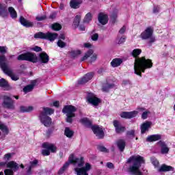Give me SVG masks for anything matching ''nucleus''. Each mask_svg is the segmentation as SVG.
<instances>
[{
  "label": "nucleus",
  "mask_w": 175,
  "mask_h": 175,
  "mask_svg": "<svg viewBox=\"0 0 175 175\" xmlns=\"http://www.w3.org/2000/svg\"><path fill=\"white\" fill-rule=\"evenodd\" d=\"M70 163L74 165V171L77 175H88V172L91 170V164L90 163H86L84 166V158L75 157V155L72 154L68 157V161L65 163V164L59 169L58 174H63L64 172L69 167Z\"/></svg>",
  "instance_id": "f257e3e1"
},
{
  "label": "nucleus",
  "mask_w": 175,
  "mask_h": 175,
  "mask_svg": "<svg viewBox=\"0 0 175 175\" xmlns=\"http://www.w3.org/2000/svg\"><path fill=\"white\" fill-rule=\"evenodd\" d=\"M152 68L151 59H146L145 57L135 58L134 63V73L142 77V72L144 73L146 69Z\"/></svg>",
  "instance_id": "f03ea898"
},
{
  "label": "nucleus",
  "mask_w": 175,
  "mask_h": 175,
  "mask_svg": "<svg viewBox=\"0 0 175 175\" xmlns=\"http://www.w3.org/2000/svg\"><path fill=\"white\" fill-rule=\"evenodd\" d=\"M127 163H133V165L129 168L130 173L135 175H142V172H140L139 169L142 163H144V159L142 157L139 155L132 156L127 160Z\"/></svg>",
  "instance_id": "7ed1b4c3"
},
{
  "label": "nucleus",
  "mask_w": 175,
  "mask_h": 175,
  "mask_svg": "<svg viewBox=\"0 0 175 175\" xmlns=\"http://www.w3.org/2000/svg\"><path fill=\"white\" fill-rule=\"evenodd\" d=\"M0 67L3 72H4L5 75H8V76H10L14 81H17V80L20 79L18 75L13 73V70H11L10 67L6 64V57L5 55L0 56Z\"/></svg>",
  "instance_id": "20e7f679"
},
{
  "label": "nucleus",
  "mask_w": 175,
  "mask_h": 175,
  "mask_svg": "<svg viewBox=\"0 0 175 175\" xmlns=\"http://www.w3.org/2000/svg\"><path fill=\"white\" fill-rule=\"evenodd\" d=\"M154 33V29L151 27H147L140 35L142 40H148L150 46L156 40L155 36H152Z\"/></svg>",
  "instance_id": "39448f33"
},
{
  "label": "nucleus",
  "mask_w": 175,
  "mask_h": 175,
  "mask_svg": "<svg viewBox=\"0 0 175 175\" xmlns=\"http://www.w3.org/2000/svg\"><path fill=\"white\" fill-rule=\"evenodd\" d=\"M76 110L77 109L73 106V105H66L63 109L62 111L64 113V114H66V122H69L70 124H72L73 122V117H76V115L75 113H76Z\"/></svg>",
  "instance_id": "423d86ee"
},
{
  "label": "nucleus",
  "mask_w": 175,
  "mask_h": 175,
  "mask_svg": "<svg viewBox=\"0 0 175 175\" xmlns=\"http://www.w3.org/2000/svg\"><path fill=\"white\" fill-rule=\"evenodd\" d=\"M34 38L35 39H46V40H50V42H54L58 38V34L51 32H38L34 35Z\"/></svg>",
  "instance_id": "0eeeda50"
},
{
  "label": "nucleus",
  "mask_w": 175,
  "mask_h": 175,
  "mask_svg": "<svg viewBox=\"0 0 175 175\" xmlns=\"http://www.w3.org/2000/svg\"><path fill=\"white\" fill-rule=\"evenodd\" d=\"M17 59L18 61H29V62H33V64L38 62V57L35 53L31 52H27L18 55Z\"/></svg>",
  "instance_id": "6e6552de"
},
{
  "label": "nucleus",
  "mask_w": 175,
  "mask_h": 175,
  "mask_svg": "<svg viewBox=\"0 0 175 175\" xmlns=\"http://www.w3.org/2000/svg\"><path fill=\"white\" fill-rule=\"evenodd\" d=\"M42 147L46 148L42 150V154L44 157L50 155V151L51 152H55L57 151V147L53 144L45 142L42 144Z\"/></svg>",
  "instance_id": "1a4fd4ad"
},
{
  "label": "nucleus",
  "mask_w": 175,
  "mask_h": 175,
  "mask_svg": "<svg viewBox=\"0 0 175 175\" xmlns=\"http://www.w3.org/2000/svg\"><path fill=\"white\" fill-rule=\"evenodd\" d=\"M3 107L8 109L10 110H14L16 106H14V100H12L9 96H4L3 98Z\"/></svg>",
  "instance_id": "9d476101"
},
{
  "label": "nucleus",
  "mask_w": 175,
  "mask_h": 175,
  "mask_svg": "<svg viewBox=\"0 0 175 175\" xmlns=\"http://www.w3.org/2000/svg\"><path fill=\"white\" fill-rule=\"evenodd\" d=\"M7 167L10 169H7L4 171L5 174L13 175L14 172H17V170H18V164L15 161H12L7 163Z\"/></svg>",
  "instance_id": "9b49d317"
},
{
  "label": "nucleus",
  "mask_w": 175,
  "mask_h": 175,
  "mask_svg": "<svg viewBox=\"0 0 175 175\" xmlns=\"http://www.w3.org/2000/svg\"><path fill=\"white\" fill-rule=\"evenodd\" d=\"M39 119L40 122L46 128H49L53 124V120L49 116L45 115L44 113H40Z\"/></svg>",
  "instance_id": "f8f14e48"
},
{
  "label": "nucleus",
  "mask_w": 175,
  "mask_h": 175,
  "mask_svg": "<svg viewBox=\"0 0 175 175\" xmlns=\"http://www.w3.org/2000/svg\"><path fill=\"white\" fill-rule=\"evenodd\" d=\"M92 131H93L94 135H96L98 139H103V137H105V133L103 132V129L99 127V126H92Z\"/></svg>",
  "instance_id": "ddd939ff"
},
{
  "label": "nucleus",
  "mask_w": 175,
  "mask_h": 175,
  "mask_svg": "<svg viewBox=\"0 0 175 175\" xmlns=\"http://www.w3.org/2000/svg\"><path fill=\"white\" fill-rule=\"evenodd\" d=\"M88 102L91 103V105H93V106H98V105H99V102H100V100L96 98L94 94L89 93L88 95Z\"/></svg>",
  "instance_id": "4468645a"
},
{
  "label": "nucleus",
  "mask_w": 175,
  "mask_h": 175,
  "mask_svg": "<svg viewBox=\"0 0 175 175\" xmlns=\"http://www.w3.org/2000/svg\"><path fill=\"white\" fill-rule=\"evenodd\" d=\"M139 114V112L137 111H124L120 113V117L122 118H126V119H131V118H135L136 116Z\"/></svg>",
  "instance_id": "2eb2a0df"
},
{
  "label": "nucleus",
  "mask_w": 175,
  "mask_h": 175,
  "mask_svg": "<svg viewBox=\"0 0 175 175\" xmlns=\"http://www.w3.org/2000/svg\"><path fill=\"white\" fill-rule=\"evenodd\" d=\"M113 126L115 127L116 133L125 132V126L121 125V123L118 120L113 121Z\"/></svg>",
  "instance_id": "dca6fc26"
},
{
  "label": "nucleus",
  "mask_w": 175,
  "mask_h": 175,
  "mask_svg": "<svg viewBox=\"0 0 175 175\" xmlns=\"http://www.w3.org/2000/svg\"><path fill=\"white\" fill-rule=\"evenodd\" d=\"M152 125V122L150 121H146L144 122L140 127L141 129V133L143 135L146 133V132H148V130L150 128H151V126Z\"/></svg>",
  "instance_id": "f3484780"
},
{
  "label": "nucleus",
  "mask_w": 175,
  "mask_h": 175,
  "mask_svg": "<svg viewBox=\"0 0 175 175\" xmlns=\"http://www.w3.org/2000/svg\"><path fill=\"white\" fill-rule=\"evenodd\" d=\"M94 77V72H89L86 74L82 79L78 81V83L79 84H85L88 81H90L91 79Z\"/></svg>",
  "instance_id": "a211bd4d"
},
{
  "label": "nucleus",
  "mask_w": 175,
  "mask_h": 175,
  "mask_svg": "<svg viewBox=\"0 0 175 175\" xmlns=\"http://www.w3.org/2000/svg\"><path fill=\"white\" fill-rule=\"evenodd\" d=\"M38 61L41 62V64H49V61H50V57L49 55L45 52H42L39 55Z\"/></svg>",
  "instance_id": "6ab92c4d"
},
{
  "label": "nucleus",
  "mask_w": 175,
  "mask_h": 175,
  "mask_svg": "<svg viewBox=\"0 0 175 175\" xmlns=\"http://www.w3.org/2000/svg\"><path fill=\"white\" fill-rule=\"evenodd\" d=\"M157 144L161 148V154H169V147H167L165 142L159 141Z\"/></svg>",
  "instance_id": "aec40b11"
},
{
  "label": "nucleus",
  "mask_w": 175,
  "mask_h": 175,
  "mask_svg": "<svg viewBox=\"0 0 175 175\" xmlns=\"http://www.w3.org/2000/svg\"><path fill=\"white\" fill-rule=\"evenodd\" d=\"M174 167L170 165H167L166 164H163L157 169V172L161 173L162 172H174Z\"/></svg>",
  "instance_id": "412c9836"
},
{
  "label": "nucleus",
  "mask_w": 175,
  "mask_h": 175,
  "mask_svg": "<svg viewBox=\"0 0 175 175\" xmlns=\"http://www.w3.org/2000/svg\"><path fill=\"white\" fill-rule=\"evenodd\" d=\"M116 146L120 152H124V150H125V146H126V142H125V140L120 139L116 142Z\"/></svg>",
  "instance_id": "4be33fe9"
},
{
  "label": "nucleus",
  "mask_w": 175,
  "mask_h": 175,
  "mask_svg": "<svg viewBox=\"0 0 175 175\" xmlns=\"http://www.w3.org/2000/svg\"><path fill=\"white\" fill-rule=\"evenodd\" d=\"M98 21L102 25H106L107 24L109 19L107 18V15L100 13L98 14Z\"/></svg>",
  "instance_id": "5701e85b"
},
{
  "label": "nucleus",
  "mask_w": 175,
  "mask_h": 175,
  "mask_svg": "<svg viewBox=\"0 0 175 175\" xmlns=\"http://www.w3.org/2000/svg\"><path fill=\"white\" fill-rule=\"evenodd\" d=\"M20 23L22 25H23V27H26L27 28L29 27H33V23L27 21V19H25L24 17L21 16L20 17Z\"/></svg>",
  "instance_id": "b1692460"
},
{
  "label": "nucleus",
  "mask_w": 175,
  "mask_h": 175,
  "mask_svg": "<svg viewBox=\"0 0 175 175\" xmlns=\"http://www.w3.org/2000/svg\"><path fill=\"white\" fill-rule=\"evenodd\" d=\"M82 3V0H71L70 2V6L72 9H79Z\"/></svg>",
  "instance_id": "393cba45"
},
{
  "label": "nucleus",
  "mask_w": 175,
  "mask_h": 175,
  "mask_svg": "<svg viewBox=\"0 0 175 175\" xmlns=\"http://www.w3.org/2000/svg\"><path fill=\"white\" fill-rule=\"evenodd\" d=\"M0 16L8 17V7L4 4H0Z\"/></svg>",
  "instance_id": "a878e982"
},
{
  "label": "nucleus",
  "mask_w": 175,
  "mask_h": 175,
  "mask_svg": "<svg viewBox=\"0 0 175 175\" xmlns=\"http://www.w3.org/2000/svg\"><path fill=\"white\" fill-rule=\"evenodd\" d=\"M158 140H161V135H152L148 136L146 138V142H149V143H152V142H158Z\"/></svg>",
  "instance_id": "bb28decb"
},
{
  "label": "nucleus",
  "mask_w": 175,
  "mask_h": 175,
  "mask_svg": "<svg viewBox=\"0 0 175 175\" xmlns=\"http://www.w3.org/2000/svg\"><path fill=\"white\" fill-rule=\"evenodd\" d=\"M0 87H1V88H4L6 91H9V90H10V86L5 79H0Z\"/></svg>",
  "instance_id": "cd10ccee"
},
{
  "label": "nucleus",
  "mask_w": 175,
  "mask_h": 175,
  "mask_svg": "<svg viewBox=\"0 0 175 175\" xmlns=\"http://www.w3.org/2000/svg\"><path fill=\"white\" fill-rule=\"evenodd\" d=\"M121 64H122V59L120 58H115L111 62V65L113 68H117L120 66Z\"/></svg>",
  "instance_id": "c85d7f7f"
},
{
  "label": "nucleus",
  "mask_w": 175,
  "mask_h": 175,
  "mask_svg": "<svg viewBox=\"0 0 175 175\" xmlns=\"http://www.w3.org/2000/svg\"><path fill=\"white\" fill-rule=\"evenodd\" d=\"M33 110V107L29 106H21L20 107V112L21 113H30V111H32Z\"/></svg>",
  "instance_id": "c756f323"
},
{
  "label": "nucleus",
  "mask_w": 175,
  "mask_h": 175,
  "mask_svg": "<svg viewBox=\"0 0 175 175\" xmlns=\"http://www.w3.org/2000/svg\"><path fill=\"white\" fill-rule=\"evenodd\" d=\"M38 165V160H33V161L30 162V166L29 167L27 170V174H32V169L33 167H36Z\"/></svg>",
  "instance_id": "7c9ffc66"
},
{
  "label": "nucleus",
  "mask_w": 175,
  "mask_h": 175,
  "mask_svg": "<svg viewBox=\"0 0 175 175\" xmlns=\"http://www.w3.org/2000/svg\"><path fill=\"white\" fill-rule=\"evenodd\" d=\"M8 12L12 18H13L14 20H16V18H17V12H16V10H14L13 7H9Z\"/></svg>",
  "instance_id": "2f4dec72"
},
{
  "label": "nucleus",
  "mask_w": 175,
  "mask_h": 175,
  "mask_svg": "<svg viewBox=\"0 0 175 175\" xmlns=\"http://www.w3.org/2000/svg\"><path fill=\"white\" fill-rule=\"evenodd\" d=\"M80 122H81L83 125H85V126H88V128H90V126L92 125V122H91V120H89V119L87 118H83L81 119Z\"/></svg>",
  "instance_id": "473e14b6"
},
{
  "label": "nucleus",
  "mask_w": 175,
  "mask_h": 175,
  "mask_svg": "<svg viewBox=\"0 0 175 175\" xmlns=\"http://www.w3.org/2000/svg\"><path fill=\"white\" fill-rule=\"evenodd\" d=\"M94 54V51L92 49H90L87 53H85V55L81 59V62L85 61V59H88L90 57H91Z\"/></svg>",
  "instance_id": "72a5a7b5"
},
{
  "label": "nucleus",
  "mask_w": 175,
  "mask_h": 175,
  "mask_svg": "<svg viewBox=\"0 0 175 175\" xmlns=\"http://www.w3.org/2000/svg\"><path fill=\"white\" fill-rule=\"evenodd\" d=\"M43 110L44 111L41 113H44L45 116H51V114H54V111H55L54 109L49 107H44L43 108Z\"/></svg>",
  "instance_id": "f704fd0d"
},
{
  "label": "nucleus",
  "mask_w": 175,
  "mask_h": 175,
  "mask_svg": "<svg viewBox=\"0 0 175 175\" xmlns=\"http://www.w3.org/2000/svg\"><path fill=\"white\" fill-rule=\"evenodd\" d=\"M0 129L4 135H9V128L3 123L0 122Z\"/></svg>",
  "instance_id": "c9c22d12"
},
{
  "label": "nucleus",
  "mask_w": 175,
  "mask_h": 175,
  "mask_svg": "<svg viewBox=\"0 0 175 175\" xmlns=\"http://www.w3.org/2000/svg\"><path fill=\"white\" fill-rule=\"evenodd\" d=\"M75 132L73 131L70 130L69 127H66L64 131V135L66 136V137H72L74 135Z\"/></svg>",
  "instance_id": "e433bc0d"
},
{
  "label": "nucleus",
  "mask_w": 175,
  "mask_h": 175,
  "mask_svg": "<svg viewBox=\"0 0 175 175\" xmlns=\"http://www.w3.org/2000/svg\"><path fill=\"white\" fill-rule=\"evenodd\" d=\"M114 88V84L106 83L103 86V91L104 92H108L109 90Z\"/></svg>",
  "instance_id": "4c0bfd02"
},
{
  "label": "nucleus",
  "mask_w": 175,
  "mask_h": 175,
  "mask_svg": "<svg viewBox=\"0 0 175 175\" xmlns=\"http://www.w3.org/2000/svg\"><path fill=\"white\" fill-rule=\"evenodd\" d=\"M92 14H91L90 12H88L85 16V18L83 19V23H86L87 24H88V23H90V21H92Z\"/></svg>",
  "instance_id": "58836bf2"
},
{
  "label": "nucleus",
  "mask_w": 175,
  "mask_h": 175,
  "mask_svg": "<svg viewBox=\"0 0 175 175\" xmlns=\"http://www.w3.org/2000/svg\"><path fill=\"white\" fill-rule=\"evenodd\" d=\"M131 54L134 58H137L142 54V49H135L132 51Z\"/></svg>",
  "instance_id": "ea45409f"
},
{
  "label": "nucleus",
  "mask_w": 175,
  "mask_h": 175,
  "mask_svg": "<svg viewBox=\"0 0 175 175\" xmlns=\"http://www.w3.org/2000/svg\"><path fill=\"white\" fill-rule=\"evenodd\" d=\"M81 20V16L80 15H77L75 18V20H74V25L75 27H79V24H80V21Z\"/></svg>",
  "instance_id": "a19ab883"
},
{
  "label": "nucleus",
  "mask_w": 175,
  "mask_h": 175,
  "mask_svg": "<svg viewBox=\"0 0 175 175\" xmlns=\"http://www.w3.org/2000/svg\"><path fill=\"white\" fill-rule=\"evenodd\" d=\"M32 90H33V85H27L23 88V92H25V94H27V92H31Z\"/></svg>",
  "instance_id": "79ce46f5"
},
{
  "label": "nucleus",
  "mask_w": 175,
  "mask_h": 175,
  "mask_svg": "<svg viewBox=\"0 0 175 175\" xmlns=\"http://www.w3.org/2000/svg\"><path fill=\"white\" fill-rule=\"evenodd\" d=\"M151 162L152 165L154 166V167L157 169L159 167V161H158V160L156 158L152 157Z\"/></svg>",
  "instance_id": "37998d69"
},
{
  "label": "nucleus",
  "mask_w": 175,
  "mask_h": 175,
  "mask_svg": "<svg viewBox=\"0 0 175 175\" xmlns=\"http://www.w3.org/2000/svg\"><path fill=\"white\" fill-rule=\"evenodd\" d=\"M81 54V51L77 50V51H72L70 52V55L73 58H76V57H78V55H80Z\"/></svg>",
  "instance_id": "c03bdc74"
},
{
  "label": "nucleus",
  "mask_w": 175,
  "mask_h": 175,
  "mask_svg": "<svg viewBox=\"0 0 175 175\" xmlns=\"http://www.w3.org/2000/svg\"><path fill=\"white\" fill-rule=\"evenodd\" d=\"M61 28H62V26L59 23H54L52 25V29H53V31H59Z\"/></svg>",
  "instance_id": "a18cd8bd"
},
{
  "label": "nucleus",
  "mask_w": 175,
  "mask_h": 175,
  "mask_svg": "<svg viewBox=\"0 0 175 175\" xmlns=\"http://www.w3.org/2000/svg\"><path fill=\"white\" fill-rule=\"evenodd\" d=\"M148 114H150V111H145L142 114V120H147L148 117Z\"/></svg>",
  "instance_id": "49530a36"
},
{
  "label": "nucleus",
  "mask_w": 175,
  "mask_h": 175,
  "mask_svg": "<svg viewBox=\"0 0 175 175\" xmlns=\"http://www.w3.org/2000/svg\"><path fill=\"white\" fill-rule=\"evenodd\" d=\"M57 46L58 47H60L61 49H64V47H65L66 46V43H65V42L59 40L57 41Z\"/></svg>",
  "instance_id": "de8ad7c7"
},
{
  "label": "nucleus",
  "mask_w": 175,
  "mask_h": 175,
  "mask_svg": "<svg viewBox=\"0 0 175 175\" xmlns=\"http://www.w3.org/2000/svg\"><path fill=\"white\" fill-rule=\"evenodd\" d=\"M98 150L101 151V152H109V150H107L105 146H100L98 147Z\"/></svg>",
  "instance_id": "09e8293b"
},
{
  "label": "nucleus",
  "mask_w": 175,
  "mask_h": 175,
  "mask_svg": "<svg viewBox=\"0 0 175 175\" xmlns=\"http://www.w3.org/2000/svg\"><path fill=\"white\" fill-rule=\"evenodd\" d=\"M91 38L93 42H96L98 41V39H99V34L94 33L93 35H92Z\"/></svg>",
  "instance_id": "8fccbe9b"
},
{
  "label": "nucleus",
  "mask_w": 175,
  "mask_h": 175,
  "mask_svg": "<svg viewBox=\"0 0 175 175\" xmlns=\"http://www.w3.org/2000/svg\"><path fill=\"white\" fill-rule=\"evenodd\" d=\"M46 18H47V16H46V15L36 17V20H37V21H43Z\"/></svg>",
  "instance_id": "3c124183"
},
{
  "label": "nucleus",
  "mask_w": 175,
  "mask_h": 175,
  "mask_svg": "<svg viewBox=\"0 0 175 175\" xmlns=\"http://www.w3.org/2000/svg\"><path fill=\"white\" fill-rule=\"evenodd\" d=\"M7 50H8V48L6 46H0V53H1V54H6Z\"/></svg>",
  "instance_id": "603ef678"
},
{
  "label": "nucleus",
  "mask_w": 175,
  "mask_h": 175,
  "mask_svg": "<svg viewBox=\"0 0 175 175\" xmlns=\"http://www.w3.org/2000/svg\"><path fill=\"white\" fill-rule=\"evenodd\" d=\"M96 58H98V56L96 55V54H93L90 58V62L91 64H92V62H95V61H96Z\"/></svg>",
  "instance_id": "864d4df0"
},
{
  "label": "nucleus",
  "mask_w": 175,
  "mask_h": 175,
  "mask_svg": "<svg viewBox=\"0 0 175 175\" xmlns=\"http://www.w3.org/2000/svg\"><path fill=\"white\" fill-rule=\"evenodd\" d=\"M127 135L130 136V137H135V131L131 130L127 132Z\"/></svg>",
  "instance_id": "5fc2aeb1"
},
{
  "label": "nucleus",
  "mask_w": 175,
  "mask_h": 175,
  "mask_svg": "<svg viewBox=\"0 0 175 175\" xmlns=\"http://www.w3.org/2000/svg\"><path fill=\"white\" fill-rule=\"evenodd\" d=\"M31 50H33V51H36V53H39V51H42V48L40 46H35L32 48Z\"/></svg>",
  "instance_id": "6e6d98bb"
},
{
  "label": "nucleus",
  "mask_w": 175,
  "mask_h": 175,
  "mask_svg": "<svg viewBox=\"0 0 175 175\" xmlns=\"http://www.w3.org/2000/svg\"><path fill=\"white\" fill-rule=\"evenodd\" d=\"M126 40V37L125 36L122 37L118 41V44H122V43H124Z\"/></svg>",
  "instance_id": "4d7b16f0"
},
{
  "label": "nucleus",
  "mask_w": 175,
  "mask_h": 175,
  "mask_svg": "<svg viewBox=\"0 0 175 175\" xmlns=\"http://www.w3.org/2000/svg\"><path fill=\"white\" fill-rule=\"evenodd\" d=\"M55 17H57V12H52L49 16V18H51V20H54Z\"/></svg>",
  "instance_id": "13d9d810"
},
{
  "label": "nucleus",
  "mask_w": 175,
  "mask_h": 175,
  "mask_svg": "<svg viewBox=\"0 0 175 175\" xmlns=\"http://www.w3.org/2000/svg\"><path fill=\"white\" fill-rule=\"evenodd\" d=\"M107 167H108V169H114V164L111 162H108L107 163Z\"/></svg>",
  "instance_id": "bf43d9fd"
},
{
  "label": "nucleus",
  "mask_w": 175,
  "mask_h": 175,
  "mask_svg": "<svg viewBox=\"0 0 175 175\" xmlns=\"http://www.w3.org/2000/svg\"><path fill=\"white\" fill-rule=\"evenodd\" d=\"M12 158V154L8 153L4 155V159H6L7 161H9Z\"/></svg>",
  "instance_id": "052dcab7"
},
{
  "label": "nucleus",
  "mask_w": 175,
  "mask_h": 175,
  "mask_svg": "<svg viewBox=\"0 0 175 175\" xmlns=\"http://www.w3.org/2000/svg\"><path fill=\"white\" fill-rule=\"evenodd\" d=\"M125 31H126V27L125 26H123L119 31V33H125Z\"/></svg>",
  "instance_id": "680f3d73"
},
{
  "label": "nucleus",
  "mask_w": 175,
  "mask_h": 175,
  "mask_svg": "<svg viewBox=\"0 0 175 175\" xmlns=\"http://www.w3.org/2000/svg\"><path fill=\"white\" fill-rule=\"evenodd\" d=\"M159 7L154 6L153 8V13H159Z\"/></svg>",
  "instance_id": "e2e57ef3"
},
{
  "label": "nucleus",
  "mask_w": 175,
  "mask_h": 175,
  "mask_svg": "<svg viewBox=\"0 0 175 175\" xmlns=\"http://www.w3.org/2000/svg\"><path fill=\"white\" fill-rule=\"evenodd\" d=\"M79 31H85V26L81 25L79 27Z\"/></svg>",
  "instance_id": "0e129e2a"
},
{
  "label": "nucleus",
  "mask_w": 175,
  "mask_h": 175,
  "mask_svg": "<svg viewBox=\"0 0 175 175\" xmlns=\"http://www.w3.org/2000/svg\"><path fill=\"white\" fill-rule=\"evenodd\" d=\"M111 17L113 20H116L117 18V11L116 13H113L111 15Z\"/></svg>",
  "instance_id": "69168bd1"
},
{
  "label": "nucleus",
  "mask_w": 175,
  "mask_h": 175,
  "mask_svg": "<svg viewBox=\"0 0 175 175\" xmlns=\"http://www.w3.org/2000/svg\"><path fill=\"white\" fill-rule=\"evenodd\" d=\"M53 106L55 107H59V101H55V102H53Z\"/></svg>",
  "instance_id": "338daca9"
},
{
  "label": "nucleus",
  "mask_w": 175,
  "mask_h": 175,
  "mask_svg": "<svg viewBox=\"0 0 175 175\" xmlns=\"http://www.w3.org/2000/svg\"><path fill=\"white\" fill-rule=\"evenodd\" d=\"M84 47H86V49H90V47H91V44L90 43H85L83 44Z\"/></svg>",
  "instance_id": "774afa93"
}]
</instances>
